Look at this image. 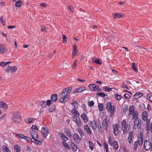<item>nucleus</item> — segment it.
Returning <instances> with one entry per match:
<instances>
[{"label":"nucleus","instance_id":"26","mask_svg":"<svg viewBox=\"0 0 152 152\" xmlns=\"http://www.w3.org/2000/svg\"><path fill=\"white\" fill-rule=\"evenodd\" d=\"M35 119V118H28L25 120V121L26 123L29 124L34 122Z\"/></svg>","mask_w":152,"mask_h":152},{"label":"nucleus","instance_id":"1","mask_svg":"<svg viewBox=\"0 0 152 152\" xmlns=\"http://www.w3.org/2000/svg\"><path fill=\"white\" fill-rule=\"evenodd\" d=\"M21 120V116L19 111H17L13 113L12 117V120L13 123L16 124H19Z\"/></svg>","mask_w":152,"mask_h":152},{"label":"nucleus","instance_id":"16","mask_svg":"<svg viewBox=\"0 0 152 152\" xmlns=\"http://www.w3.org/2000/svg\"><path fill=\"white\" fill-rule=\"evenodd\" d=\"M86 88L83 86H81L79 88H76L74 91V93H81L85 91Z\"/></svg>","mask_w":152,"mask_h":152},{"label":"nucleus","instance_id":"18","mask_svg":"<svg viewBox=\"0 0 152 152\" xmlns=\"http://www.w3.org/2000/svg\"><path fill=\"white\" fill-rule=\"evenodd\" d=\"M73 137L74 140L77 142H78L82 140L81 139L77 133H75L73 135Z\"/></svg>","mask_w":152,"mask_h":152},{"label":"nucleus","instance_id":"6","mask_svg":"<svg viewBox=\"0 0 152 152\" xmlns=\"http://www.w3.org/2000/svg\"><path fill=\"white\" fill-rule=\"evenodd\" d=\"M106 108L107 111L111 112V116L114 114V112L115 111V108L114 106H112L111 103L107 102L106 104Z\"/></svg>","mask_w":152,"mask_h":152},{"label":"nucleus","instance_id":"57","mask_svg":"<svg viewBox=\"0 0 152 152\" xmlns=\"http://www.w3.org/2000/svg\"><path fill=\"white\" fill-rule=\"evenodd\" d=\"M67 96V95H65V96H63V97H62L64 102H67L70 97V96Z\"/></svg>","mask_w":152,"mask_h":152},{"label":"nucleus","instance_id":"45","mask_svg":"<svg viewBox=\"0 0 152 152\" xmlns=\"http://www.w3.org/2000/svg\"><path fill=\"white\" fill-rule=\"evenodd\" d=\"M96 95L98 96L104 97L105 96V94L104 92H101L96 93Z\"/></svg>","mask_w":152,"mask_h":152},{"label":"nucleus","instance_id":"60","mask_svg":"<svg viewBox=\"0 0 152 152\" xmlns=\"http://www.w3.org/2000/svg\"><path fill=\"white\" fill-rule=\"evenodd\" d=\"M102 104H99V110L101 111H102L103 110L104 108Z\"/></svg>","mask_w":152,"mask_h":152},{"label":"nucleus","instance_id":"19","mask_svg":"<svg viewBox=\"0 0 152 152\" xmlns=\"http://www.w3.org/2000/svg\"><path fill=\"white\" fill-rule=\"evenodd\" d=\"M71 112L72 113L73 115L74 116L73 117V118H78L79 116V112L77 111L76 108H74L71 111Z\"/></svg>","mask_w":152,"mask_h":152},{"label":"nucleus","instance_id":"46","mask_svg":"<svg viewBox=\"0 0 152 152\" xmlns=\"http://www.w3.org/2000/svg\"><path fill=\"white\" fill-rule=\"evenodd\" d=\"M88 143L89 144V147L90 149L91 150L93 151L94 149V144L93 143L90 141H88Z\"/></svg>","mask_w":152,"mask_h":152},{"label":"nucleus","instance_id":"40","mask_svg":"<svg viewBox=\"0 0 152 152\" xmlns=\"http://www.w3.org/2000/svg\"><path fill=\"white\" fill-rule=\"evenodd\" d=\"M14 148L15 152H20L21 148L18 145H15L14 146Z\"/></svg>","mask_w":152,"mask_h":152},{"label":"nucleus","instance_id":"35","mask_svg":"<svg viewBox=\"0 0 152 152\" xmlns=\"http://www.w3.org/2000/svg\"><path fill=\"white\" fill-rule=\"evenodd\" d=\"M78 132L80 134V136L81 137H83L84 136V134L83 132L82 129L80 127H79L77 129Z\"/></svg>","mask_w":152,"mask_h":152},{"label":"nucleus","instance_id":"3","mask_svg":"<svg viewBox=\"0 0 152 152\" xmlns=\"http://www.w3.org/2000/svg\"><path fill=\"white\" fill-rule=\"evenodd\" d=\"M144 147L145 150L148 151L151 148L152 151V137L145 140Z\"/></svg>","mask_w":152,"mask_h":152},{"label":"nucleus","instance_id":"27","mask_svg":"<svg viewBox=\"0 0 152 152\" xmlns=\"http://www.w3.org/2000/svg\"><path fill=\"white\" fill-rule=\"evenodd\" d=\"M124 15L123 13H115L113 15L114 18H119L124 16Z\"/></svg>","mask_w":152,"mask_h":152},{"label":"nucleus","instance_id":"51","mask_svg":"<svg viewBox=\"0 0 152 152\" xmlns=\"http://www.w3.org/2000/svg\"><path fill=\"white\" fill-rule=\"evenodd\" d=\"M77 62L78 61L77 60H75L74 61L72 65V68L73 69H74L77 67Z\"/></svg>","mask_w":152,"mask_h":152},{"label":"nucleus","instance_id":"31","mask_svg":"<svg viewBox=\"0 0 152 152\" xmlns=\"http://www.w3.org/2000/svg\"><path fill=\"white\" fill-rule=\"evenodd\" d=\"M142 94L140 92H137L133 95L135 99H136L141 97L142 96Z\"/></svg>","mask_w":152,"mask_h":152},{"label":"nucleus","instance_id":"53","mask_svg":"<svg viewBox=\"0 0 152 152\" xmlns=\"http://www.w3.org/2000/svg\"><path fill=\"white\" fill-rule=\"evenodd\" d=\"M115 95V98L117 100H120L122 98V96L121 95H118L117 94H116Z\"/></svg>","mask_w":152,"mask_h":152},{"label":"nucleus","instance_id":"9","mask_svg":"<svg viewBox=\"0 0 152 152\" xmlns=\"http://www.w3.org/2000/svg\"><path fill=\"white\" fill-rule=\"evenodd\" d=\"M121 127L119 124H114L113 125V133L115 136L117 135L119 133V129Z\"/></svg>","mask_w":152,"mask_h":152},{"label":"nucleus","instance_id":"5","mask_svg":"<svg viewBox=\"0 0 152 152\" xmlns=\"http://www.w3.org/2000/svg\"><path fill=\"white\" fill-rule=\"evenodd\" d=\"M109 143L111 146L113 147V149L117 150L118 148V145L117 141L113 140L111 137H109Z\"/></svg>","mask_w":152,"mask_h":152},{"label":"nucleus","instance_id":"17","mask_svg":"<svg viewBox=\"0 0 152 152\" xmlns=\"http://www.w3.org/2000/svg\"><path fill=\"white\" fill-rule=\"evenodd\" d=\"M16 136L18 138H20L25 140L26 141L30 142L31 139L27 136H25L22 134H17Z\"/></svg>","mask_w":152,"mask_h":152},{"label":"nucleus","instance_id":"32","mask_svg":"<svg viewBox=\"0 0 152 152\" xmlns=\"http://www.w3.org/2000/svg\"><path fill=\"white\" fill-rule=\"evenodd\" d=\"M58 96L56 94H53L51 96V99L52 101H56L57 100Z\"/></svg>","mask_w":152,"mask_h":152},{"label":"nucleus","instance_id":"25","mask_svg":"<svg viewBox=\"0 0 152 152\" xmlns=\"http://www.w3.org/2000/svg\"><path fill=\"white\" fill-rule=\"evenodd\" d=\"M129 115L131 116L133 113L135 111L134 106H130L129 108Z\"/></svg>","mask_w":152,"mask_h":152},{"label":"nucleus","instance_id":"47","mask_svg":"<svg viewBox=\"0 0 152 152\" xmlns=\"http://www.w3.org/2000/svg\"><path fill=\"white\" fill-rule=\"evenodd\" d=\"M11 62H1L0 64V66L3 67H4L6 66L8 64Z\"/></svg>","mask_w":152,"mask_h":152},{"label":"nucleus","instance_id":"29","mask_svg":"<svg viewBox=\"0 0 152 152\" xmlns=\"http://www.w3.org/2000/svg\"><path fill=\"white\" fill-rule=\"evenodd\" d=\"M132 116V118L135 120L138 119L139 118H138V112L137 111H135V112L133 113L131 116Z\"/></svg>","mask_w":152,"mask_h":152},{"label":"nucleus","instance_id":"59","mask_svg":"<svg viewBox=\"0 0 152 152\" xmlns=\"http://www.w3.org/2000/svg\"><path fill=\"white\" fill-rule=\"evenodd\" d=\"M64 93H64L63 91L61 93L59 94V96L60 97H63L65 96V95H67V96H70L69 95H68V94H66V92H65Z\"/></svg>","mask_w":152,"mask_h":152},{"label":"nucleus","instance_id":"33","mask_svg":"<svg viewBox=\"0 0 152 152\" xmlns=\"http://www.w3.org/2000/svg\"><path fill=\"white\" fill-rule=\"evenodd\" d=\"M92 61L96 64L100 65H101L102 64V62L100 61V60L99 58L96 59L94 58H92Z\"/></svg>","mask_w":152,"mask_h":152},{"label":"nucleus","instance_id":"56","mask_svg":"<svg viewBox=\"0 0 152 152\" xmlns=\"http://www.w3.org/2000/svg\"><path fill=\"white\" fill-rule=\"evenodd\" d=\"M40 105L42 108H44L46 106L45 101H42L40 103Z\"/></svg>","mask_w":152,"mask_h":152},{"label":"nucleus","instance_id":"42","mask_svg":"<svg viewBox=\"0 0 152 152\" xmlns=\"http://www.w3.org/2000/svg\"><path fill=\"white\" fill-rule=\"evenodd\" d=\"M2 149L4 152H11L8 148L5 145L3 146Z\"/></svg>","mask_w":152,"mask_h":152},{"label":"nucleus","instance_id":"30","mask_svg":"<svg viewBox=\"0 0 152 152\" xmlns=\"http://www.w3.org/2000/svg\"><path fill=\"white\" fill-rule=\"evenodd\" d=\"M38 139H34V141H33L31 139V141L37 145H41L42 144V142L41 141L38 140Z\"/></svg>","mask_w":152,"mask_h":152},{"label":"nucleus","instance_id":"41","mask_svg":"<svg viewBox=\"0 0 152 152\" xmlns=\"http://www.w3.org/2000/svg\"><path fill=\"white\" fill-rule=\"evenodd\" d=\"M22 4V1L19 0L15 2V5L16 7H20Z\"/></svg>","mask_w":152,"mask_h":152},{"label":"nucleus","instance_id":"58","mask_svg":"<svg viewBox=\"0 0 152 152\" xmlns=\"http://www.w3.org/2000/svg\"><path fill=\"white\" fill-rule=\"evenodd\" d=\"M135 64L134 62H133L132 63V68L133 69L134 71L135 72L137 73V69L136 68L135 66Z\"/></svg>","mask_w":152,"mask_h":152},{"label":"nucleus","instance_id":"12","mask_svg":"<svg viewBox=\"0 0 152 152\" xmlns=\"http://www.w3.org/2000/svg\"><path fill=\"white\" fill-rule=\"evenodd\" d=\"M133 133L134 132L133 131H131L129 133L127 139L129 143L130 144H131L133 142L134 138Z\"/></svg>","mask_w":152,"mask_h":152},{"label":"nucleus","instance_id":"14","mask_svg":"<svg viewBox=\"0 0 152 152\" xmlns=\"http://www.w3.org/2000/svg\"><path fill=\"white\" fill-rule=\"evenodd\" d=\"M41 132L43 137H46L48 134V129L44 127H42L41 129Z\"/></svg>","mask_w":152,"mask_h":152},{"label":"nucleus","instance_id":"43","mask_svg":"<svg viewBox=\"0 0 152 152\" xmlns=\"http://www.w3.org/2000/svg\"><path fill=\"white\" fill-rule=\"evenodd\" d=\"M148 99L152 103V93H148L147 95Z\"/></svg>","mask_w":152,"mask_h":152},{"label":"nucleus","instance_id":"8","mask_svg":"<svg viewBox=\"0 0 152 152\" xmlns=\"http://www.w3.org/2000/svg\"><path fill=\"white\" fill-rule=\"evenodd\" d=\"M102 125H103V128L106 132H107L109 127V122L106 118H104L103 120Z\"/></svg>","mask_w":152,"mask_h":152},{"label":"nucleus","instance_id":"39","mask_svg":"<svg viewBox=\"0 0 152 152\" xmlns=\"http://www.w3.org/2000/svg\"><path fill=\"white\" fill-rule=\"evenodd\" d=\"M56 109V105L53 104L50 107H49L48 109V110L50 112H52L54 111Z\"/></svg>","mask_w":152,"mask_h":152},{"label":"nucleus","instance_id":"52","mask_svg":"<svg viewBox=\"0 0 152 152\" xmlns=\"http://www.w3.org/2000/svg\"><path fill=\"white\" fill-rule=\"evenodd\" d=\"M134 147L133 149L135 150H136L137 148L138 147V146H139L138 145V143L137 142H135L134 144Z\"/></svg>","mask_w":152,"mask_h":152},{"label":"nucleus","instance_id":"2","mask_svg":"<svg viewBox=\"0 0 152 152\" xmlns=\"http://www.w3.org/2000/svg\"><path fill=\"white\" fill-rule=\"evenodd\" d=\"M121 126L122 128H121L120 129L123 131L124 133L127 132L130 128V122L124 119L121 122Z\"/></svg>","mask_w":152,"mask_h":152},{"label":"nucleus","instance_id":"44","mask_svg":"<svg viewBox=\"0 0 152 152\" xmlns=\"http://www.w3.org/2000/svg\"><path fill=\"white\" fill-rule=\"evenodd\" d=\"M146 121H147V122H146V124H145V128L147 130V131L148 132H149L150 131H151V130H150V129H149V124H150V121L149 120H147Z\"/></svg>","mask_w":152,"mask_h":152},{"label":"nucleus","instance_id":"28","mask_svg":"<svg viewBox=\"0 0 152 152\" xmlns=\"http://www.w3.org/2000/svg\"><path fill=\"white\" fill-rule=\"evenodd\" d=\"M72 90V87H69L66 88H65L63 89V93H65V92H66V94H68V95L70 93Z\"/></svg>","mask_w":152,"mask_h":152},{"label":"nucleus","instance_id":"64","mask_svg":"<svg viewBox=\"0 0 152 152\" xmlns=\"http://www.w3.org/2000/svg\"><path fill=\"white\" fill-rule=\"evenodd\" d=\"M88 104L89 106L92 107L94 104V102L93 101H90L88 102Z\"/></svg>","mask_w":152,"mask_h":152},{"label":"nucleus","instance_id":"49","mask_svg":"<svg viewBox=\"0 0 152 152\" xmlns=\"http://www.w3.org/2000/svg\"><path fill=\"white\" fill-rule=\"evenodd\" d=\"M71 104L74 106V108L77 107V102L75 100H73L71 102Z\"/></svg>","mask_w":152,"mask_h":152},{"label":"nucleus","instance_id":"61","mask_svg":"<svg viewBox=\"0 0 152 152\" xmlns=\"http://www.w3.org/2000/svg\"><path fill=\"white\" fill-rule=\"evenodd\" d=\"M68 9L72 12H73L74 10L73 7L71 5L68 6Z\"/></svg>","mask_w":152,"mask_h":152},{"label":"nucleus","instance_id":"11","mask_svg":"<svg viewBox=\"0 0 152 152\" xmlns=\"http://www.w3.org/2000/svg\"><path fill=\"white\" fill-rule=\"evenodd\" d=\"M17 70V67L15 66H8L6 69L7 72H10L11 73L15 72Z\"/></svg>","mask_w":152,"mask_h":152},{"label":"nucleus","instance_id":"50","mask_svg":"<svg viewBox=\"0 0 152 152\" xmlns=\"http://www.w3.org/2000/svg\"><path fill=\"white\" fill-rule=\"evenodd\" d=\"M112 88L109 87L107 86H105L103 87V89L107 92H110L112 90Z\"/></svg>","mask_w":152,"mask_h":152},{"label":"nucleus","instance_id":"63","mask_svg":"<svg viewBox=\"0 0 152 152\" xmlns=\"http://www.w3.org/2000/svg\"><path fill=\"white\" fill-rule=\"evenodd\" d=\"M40 6L41 7H43L44 8H45L47 7V4L44 2H42L40 4Z\"/></svg>","mask_w":152,"mask_h":152},{"label":"nucleus","instance_id":"34","mask_svg":"<svg viewBox=\"0 0 152 152\" xmlns=\"http://www.w3.org/2000/svg\"><path fill=\"white\" fill-rule=\"evenodd\" d=\"M138 108L140 111H142L145 110V107L144 104H139V105Z\"/></svg>","mask_w":152,"mask_h":152},{"label":"nucleus","instance_id":"21","mask_svg":"<svg viewBox=\"0 0 152 152\" xmlns=\"http://www.w3.org/2000/svg\"><path fill=\"white\" fill-rule=\"evenodd\" d=\"M7 48L4 44H0V53L3 54L6 52Z\"/></svg>","mask_w":152,"mask_h":152},{"label":"nucleus","instance_id":"54","mask_svg":"<svg viewBox=\"0 0 152 152\" xmlns=\"http://www.w3.org/2000/svg\"><path fill=\"white\" fill-rule=\"evenodd\" d=\"M66 134L69 137H72V135L71 132L69 131L67 129H66L65 131Z\"/></svg>","mask_w":152,"mask_h":152},{"label":"nucleus","instance_id":"15","mask_svg":"<svg viewBox=\"0 0 152 152\" xmlns=\"http://www.w3.org/2000/svg\"><path fill=\"white\" fill-rule=\"evenodd\" d=\"M90 89L92 91H95L99 89V86L98 85L91 84L88 85Z\"/></svg>","mask_w":152,"mask_h":152},{"label":"nucleus","instance_id":"4","mask_svg":"<svg viewBox=\"0 0 152 152\" xmlns=\"http://www.w3.org/2000/svg\"><path fill=\"white\" fill-rule=\"evenodd\" d=\"M90 126L92 128V130L95 131L97 128L99 131H100L102 128L101 124L98 121H93L90 122Z\"/></svg>","mask_w":152,"mask_h":152},{"label":"nucleus","instance_id":"36","mask_svg":"<svg viewBox=\"0 0 152 152\" xmlns=\"http://www.w3.org/2000/svg\"><path fill=\"white\" fill-rule=\"evenodd\" d=\"M71 148L73 151H76L77 150V148L74 143H72L71 145Z\"/></svg>","mask_w":152,"mask_h":152},{"label":"nucleus","instance_id":"7","mask_svg":"<svg viewBox=\"0 0 152 152\" xmlns=\"http://www.w3.org/2000/svg\"><path fill=\"white\" fill-rule=\"evenodd\" d=\"M141 126V119L139 118L138 119L135 120L134 122V125L133 128L134 129H138Z\"/></svg>","mask_w":152,"mask_h":152},{"label":"nucleus","instance_id":"24","mask_svg":"<svg viewBox=\"0 0 152 152\" xmlns=\"http://www.w3.org/2000/svg\"><path fill=\"white\" fill-rule=\"evenodd\" d=\"M81 117L84 123H86L88 121V118L85 113H82Z\"/></svg>","mask_w":152,"mask_h":152},{"label":"nucleus","instance_id":"48","mask_svg":"<svg viewBox=\"0 0 152 152\" xmlns=\"http://www.w3.org/2000/svg\"><path fill=\"white\" fill-rule=\"evenodd\" d=\"M104 149L106 150V152H108L109 148H108V145L106 142H104Z\"/></svg>","mask_w":152,"mask_h":152},{"label":"nucleus","instance_id":"10","mask_svg":"<svg viewBox=\"0 0 152 152\" xmlns=\"http://www.w3.org/2000/svg\"><path fill=\"white\" fill-rule=\"evenodd\" d=\"M143 135L141 132H140L138 134V136L137 138V140L136 142L138 143L139 146H141L143 142Z\"/></svg>","mask_w":152,"mask_h":152},{"label":"nucleus","instance_id":"37","mask_svg":"<svg viewBox=\"0 0 152 152\" xmlns=\"http://www.w3.org/2000/svg\"><path fill=\"white\" fill-rule=\"evenodd\" d=\"M60 135V138L64 141H66L68 139V137L62 133H61Z\"/></svg>","mask_w":152,"mask_h":152},{"label":"nucleus","instance_id":"55","mask_svg":"<svg viewBox=\"0 0 152 152\" xmlns=\"http://www.w3.org/2000/svg\"><path fill=\"white\" fill-rule=\"evenodd\" d=\"M63 42L64 44L66 43L67 38L64 35H62Z\"/></svg>","mask_w":152,"mask_h":152},{"label":"nucleus","instance_id":"20","mask_svg":"<svg viewBox=\"0 0 152 152\" xmlns=\"http://www.w3.org/2000/svg\"><path fill=\"white\" fill-rule=\"evenodd\" d=\"M30 134L31 135L32 139H38V137L37 132L34 130H31L30 131Z\"/></svg>","mask_w":152,"mask_h":152},{"label":"nucleus","instance_id":"23","mask_svg":"<svg viewBox=\"0 0 152 152\" xmlns=\"http://www.w3.org/2000/svg\"><path fill=\"white\" fill-rule=\"evenodd\" d=\"M142 120L145 121L147 120L148 113L146 111H144L142 113Z\"/></svg>","mask_w":152,"mask_h":152},{"label":"nucleus","instance_id":"62","mask_svg":"<svg viewBox=\"0 0 152 152\" xmlns=\"http://www.w3.org/2000/svg\"><path fill=\"white\" fill-rule=\"evenodd\" d=\"M52 103V102L50 100H48L46 101V104L49 106Z\"/></svg>","mask_w":152,"mask_h":152},{"label":"nucleus","instance_id":"22","mask_svg":"<svg viewBox=\"0 0 152 152\" xmlns=\"http://www.w3.org/2000/svg\"><path fill=\"white\" fill-rule=\"evenodd\" d=\"M84 129L86 130V132L88 134L89 136L91 135L92 133V132L87 124L84 126Z\"/></svg>","mask_w":152,"mask_h":152},{"label":"nucleus","instance_id":"38","mask_svg":"<svg viewBox=\"0 0 152 152\" xmlns=\"http://www.w3.org/2000/svg\"><path fill=\"white\" fill-rule=\"evenodd\" d=\"M61 143L63 144V145L64 147L67 150L70 149V148L69 145L67 144L66 142L64 141L62 142Z\"/></svg>","mask_w":152,"mask_h":152},{"label":"nucleus","instance_id":"13","mask_svg":"<svg viewBox=\"0 0 152 152\" xmlns=\"http://www.w3.org/2000/svg\"><path fill=\"white\" fill-rule=\"evenodd\" d=\"M73 120L78 127L83 126V124L79 117L78 118H73Z\"/></svg>","mask_w":152,"mask_h":152}]
</instances>
